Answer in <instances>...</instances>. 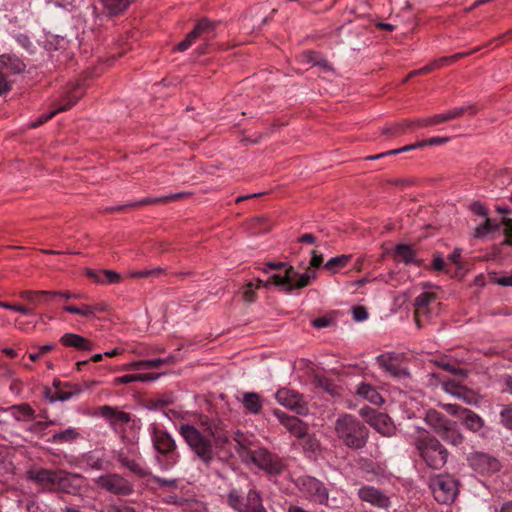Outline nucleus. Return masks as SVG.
Returning <instances> with one entry per match:
<instances>
[{
    "label": "nucleus",
    "instance_id": "nucleus-39",
    "mask_svg": "<svg viewBox=\"0 0 512 512\" xmlns=\"http://www.w3.org/2000/svg\"><path fill=\"white\" fill-rule=\"evenodd\" d=\"M296 275H291V285L289 286L290 292L295 289H301L308 286L311 280L316 278L314 271H306L302 274L295 270Z\"/></svg>",
    "mask_w": 512,
    "mask_h": 512
},
{
    "label": "nucleus",
    "instance_id": "nucleus-32",
    "mask_svg": "<svg viewBox=\"0 0 512 512\" xmlns=\"http://www.w3.org/2000/svg\"><path fill=\"white\" fill-rule=\"evenodd\" d=\"M291 275H296L295 269L292 266H288L284 275L274 274L270 276L266 282L262 281V285L266 288L271 285L283 286L286 292H290L289 286L291 285Z\"/></svg>",
    "mask_w": 512,
    "mask_h": 512
},
{
    "label": "nucleus",
    "instance_id": "nucleus-59",
    "mask_svg": "<svg viewBox=\"0 0 512 512\" xmlns=\"http://www.w3.org/2000/svg\"><path fill=\"white\" fill-rule=\"evenodd\" d=\"M86 275L88 278L94 280L98 284H104V277L101 274V271H96L93 269H87Z\"/></svg>",
    "mask_w": 512,
    "mask_h": 512
},
{
    "label": "nucleus",
    "instance_id": "nucleus-18",
    "mask_svg": "<svg viewBox=\"0 0 512 512\" xmlns=\"http://www.w3.org/2000/svg\"><path fill=\"white\" fill-rule=\"evenodd\" d=\"M192 195L191 192H179V193H173L162 197H146L139 201H134L127 203L125 205L110 207L107 209L108 212H119L124 211L126 209H137L142 206L147 205H156V204H165L172 201H178L183 198L190 197Z\"/></svg>",
    "mask_w": 512,
    "mask_h": 512
},
{
    "label": "nucleus",
    "instance_id": "nucleus-15",
    "mask_svg": "<svg viewBox=\"0 0 512 512\" xmlns=\"http://www.w3.org/2000/svg\"><path fill=\"white\" fill-rule=\"evenodd\" d=\"M509 39H512V29L511 30H508L507 32L499 35L498 37L492 39L491 41H489L486 45H483V46H478V47H475L474 49L470 50V51H466V52H459V53H455L453 55H450V56H443V57H440L438 59H435L432 62L433 64V67H434V70H438L440 68H443V67H447V66H450L452 64H454L456 61L462 59V58H465L467 56H470L478 51H480L482 48L484 47H489L491 46L493 43H496V46L506 42L507 40Z\"/></svg>",
    "mask_w": 512,
    "mask_h": 512
},
{
    "label": "nucleus",
    "instance_id": "nucleus-7",
    "mask_svg": "<svg viewBox=\"0 0 512 512\" xmlns=\"http://www.w3.org/2000/svg\"><path fill=\"white\" fill-rule=\"evenodd\" d=\"M429 486L434 499L440 504L453 503L459 492L458 481L450 475H438L432 478Z\"/></svg>",
    "mask_w": 512,
    "mask_h": 512
},
{
    "label": "nucleus",
    "instance_id": "nucleus-14",
    "mask_svg": "<svg viewBox=\"0 0 512 512\" xmlns=\"http://www.w3.org/2000/svg\"><path fill=\"white\" fill-rule=\"evenodd\" d=\"M441 406L450 415L458 417L464 427L474 433L479 432L484 427V420L470 409L458 404H442Z\"/></svg>",
    "mask_w": 512,
    "mask_h": 512
},
{
    "label": "nucleus",
    "instance_id": "nucleus-60",
    "mask_svg": "<svg viewBox=\"0 0 512 512\" xmlns=\"http://www.w3.org/2000/svg\"><path fill=\"white\" fill-rule=\"evenodd\" d=\"M86 275L88 278L94 280L98 284H104V277L101 274V271H96L93 269H87Z\"/></svg>",
    "mask_w": 512,
    "mask_h": 512
},
{
    "label": "nucleus",
    "instance_id": "nucleus-50",
    "mask_svg": "<svg viewBox=\"0 0 512 512\" xmlns=\"http://www.w3.org/2000/svg\"><path fill=\"white\" fill-rule=\"evenodd\" d=\"M260 286H262V280H260V279L257 280L256 286H254V284L251 282L248 283L243 290V294H242L243 300L248 303L254 302L256 299V293L254 291V288H259Z\"/></svg>",
    "mask_w": 512,
    "mask_h": 512
},
{
    "label": "nucleus",
    "instance_id": "nucleus-43",
    "mask_svg": "<svg viewBox=\"0 0 512 512\" xmlns=\"http://www.w3.org/2000/svg\"><path fill=\"white\" fill-rule=\"evenodd\" d=\"M51 294V291H33V290H24L20 292V297L29 303L36 305L39 301L48 297Z\"/></svg>",
    "mask_w": 512,
    "mask_h": 512
},
{
    "label": "nucleus",
    "instance_id": "nucleus-26",
    "mask_svg": "<svg viewBox=\"0 0 512 512\" xmlns=\"http://www.w3.org/2000/svg\"><path fill=\"white\" fill-rule=\"evenodd\" d=\"M59 470L33 469L28 471V478L39 485L54 489Z\"/></svg>",
    "mask_w": 512,
    "mask_h": 512
},
{
    "label": "nucleus",
    "instance_id": "nucleus-42",
    "mask_svg": "<svg viewBox=\"0 0 512 512\" xmlns=\"http://www.w3.org/2000/svg\"><path fill=\"white\" fill-rule=\"evenodd\" d=\"M108 310V305L105 302H98L91 305H82L79 307L78 315L86 318L95 317L98 313H104Z\"/></svg>",
    "mask_w": 512,
    "mask_h": 512
},
{
    "label": "nucleus",
    "instance_id": "nucleus-64",
    "mask_svg": "<svg viewBox=\"0 0 512 512\" xmlns=\"http://www.w3.org/2000/svg\"><path fill=\"white\" fill-rule=\"evenodd\" d=\"M330 323H331L330 319H328L326 317H319L312 321V325L315 328H325V327H328L330 325Z\"/></svg>",
    "mask_w": 512,
    "mask_h": 512
},
{
    "label": "nucleus",
    "instance_id": "nucleus-2",
    "mask_svg": "<svg viewBox=\"0 0 512 512\" xmlns=\"http://www.w3.org/2000/svg\"><path fill=\"white\" fill-rule=\"evenodd\" d=\"M335 433L345 446L353 450L364 448L369 436L366 426L350 414H342L337 418Z\"/></svg>",
    "mask_w": 512,
    "mask_h": 512
},
{
    "label": "nucleus",
    "instance_id": "nucleus-12",
    "mask_svg": "<svg viewBox=\"0 0 512 512\" xmlns=\"http://www.w3.org/2000/svg\"><path fill=\"white\" fill-rule=\"evenodd\" d=\"M53 387L55 392L53 393L50 388H45L44 396L49 402L54 403L56 401H67L74 396L79 395L84 388H87V384H74L70 382H62L59 379L53 380Z\"/></svg>",
    "mask_w": 512,
    "mask_h": 512
},
{
    "label": "nucleus",
    "instance_id": "nucleus-38",
    "mask_svg": "<svg viewBox=\"0 0 512 512\" xmlns=\"http://www.w3.org/2000/svg\"><path fill=\"white\" fill-rule=\"evenodd\" d=\"M80 433L77 429L69 427L63 431L54 433L51 438L48 439V442L63 444V443H71L78 439Z\"/></svg>",
    "mask_w": 512,
    "mask_h": 512
},
{
    "label": "nucleus",
    "instance_id": "nucleus-37",
    "mask_svg": "<svg viewBox=\"0 0 512 512\" xmlns=\"http://www.w3.org/2000/svg\"><path fill=\"white\" fill-rule=\"evenodd\" d=\"M351 258L352 255L350 254H342L333 257L324 264V269L327 270L330 274H336L348 265Z\"/></svg>",
    "mask_w": 512,
    "mask_h": 512
},
{
    "label": "nucleus",
    "instance_id": "nucleus-24",
    "mask_svg": "<svg viewBox=\"0 0 512 512\" xmlns=\"http://www.w3.org/2000/svg\"><path fill=\"white\" fill-rule=\"evenodd\" d=\"M449 140H450L449 137H432L430 139L418 141L414 144L406 145V146L398 148V149L389 150L387 152H383V153H380L377 155L368 156V157H366V160H376V159H380V158H383L388 155H396V154L410 151V150H413L416 148H422L427 145H430V146L441 145V144L447 143Z\"/></svg>",
    "mask_w": 512,
    "mask_h": 512
},
{
    "label": "nucleus",
    "instance_id": "nucleus-61",
    "mask_svg": "<svg viewBox=\"0 0 512 512\" xmlns=\"http://www.w3.org/2000/svg\"><path fill=\"white\" fill-rule=\"evenodd\" d=\"M139 369H145L144 360L139 361H133L130 363H127L122 366L121 370L128 371V370H139Z\"/></svg>",
    "mask_w": 512,
    "mask_h": 512
},
{
    "label": "nucleus",
    "instance_id": "nucleus-25",
    "mask_svg": "<svg viewBox=\"0 0 512 512\" xmlns=\"http://www.w3.org/2000/svg\"><path fill=\"white\" fill-rule=\"evenodd\" d=\"M436 300L433 292H422L415 298L414 320L418 328L422 327L421 317L429 313V305Z\"/></svg>",
    "mask_w": 512,
    "mask_h": 512
},
{
    "label": "nucleus",
    "instance_id": "nucleus-58",
    "mask_svg": "<svg viewBox=\"0 0 512 512\" xmlns=\"http://www.w3.org/2000/svg\"><path fill=\"white\" fill-rule=\"evenodd\" d=\"M234 440L237 442L241 449H247L249 441L243 432L237 431L234 436Z\"/></svg>",
    "mask_w": 512,
    "mask_h": 512
},
{
    "label": "nucleus",
    "instance_id": "nucleus-55",
    "mask_svg": "<svg viewBox=\"0 0 512 512\" xmlns=\"http://www.w3.org/2000/svg\"><path fill=\"white\" fill-rule=\"evenodd\" d=\"M502 224L505 227L504 233L506 235L505 243L508 245H512V219L511 218H503Z\"/></svg>",
    "mask_w": 512,
    "mask_h": 512
},
{
    "label": "nucleus",
    "instance_id": "nucleus-4",
    "mask_svg": "<svg viewBox=\"0 0 512 512\" xmlns=\"http://www.w3.org/2000/svg\"><path fill=\"white\" fill-rule=\"evenodd\" d=\"M151 439L154 449L161 455L166 457L163 469L173 467L179 460L177 453V445L171 434L157 424L150 427Z\"/></svg>",
    "mask_w": 512,
    "mask_h": 512
},
{
    "label": "nucleus",
    "instance_id": "nucleus-40",
    "mask_svg": "<svg viewBox=\"0 0 512 512\" xmlns=\"http://www.w3.org/2000/svg\"><path fill=\"white\" fill-rule=\"evenodd\" d=\"M109 15H118L124 12L132 0H99Z\"/></svg>",
    "mask_w": 512,
    "mask_h": 512
},
{
    "label": "nucleus",
    "instance_id": "nucleus-46",
    "mask_svg": "<svg viewBox=\"0 0 512 512\" xmlns=\"http://www.w3.org/2000/svg\"><path fill=\"white\" fill-rule=\"evenodd\" d=\"M406 123H410L409 119H404L398 123H395L391 126L385 127L382 130L383 134L397 136L404 133L406 130H411V126H407Z\"/></svg>",
    "mask_w": 512,
    "mask_h": 512
},
{
    "label": "nucleus",
    "instance_id": "nucleus-45",
    "mask_svg": "<svg viewBox=\"0 0 512 512\" xmlns=\"http://www.w3.org/2000/svg\"><path fill=\"white\" fill-rule=\"evenodd\" d=\"M56 347L55 344H45V345H31V348L35 350L34 352L29 353V359L32 362L38 361L40 358H42L44 355L48 354L52 350H54Z\"/></svg>",
    "mask_w": 512,
    "mask_h": 512
},
{
    "label": "nucleus",
    "instance_id": "nucleus-17",
    "mask_svg": "<svg viewBox=\"0 0 512 512\" xmlns=\"http://www.w3.org/2000/svg\"><path fill=\"white\" fill-rule=\"evenodd\" d=\"M467 461L475 472L482 475L496 473L501 469L500 461L484 452L470 453Z\"/></svg>",
    "mask_w": 512,
    "mask_h": 512
},
{
    "label": "nucleus",
    "instance_id": "nucleus-30",
    "mask_svg": "<svg viewBox=\"0 0 512 512\" xmlns=\"http://www.w3.org/2000/svg\"><path fill=\"white\" fill-rule=\"evenodd\" d=\"M424 420L438 435L451 423V420L435 409L428 410Z\"/></svg>",
    "mask_w": 512,
    "mask_h": 512
},
{
    "label": "nucleus",
    "instance_id": "nucleus-57",
    "mask_svg": "<svg viewBox=\"0 0 512 512\" xmlns=\"http://www.w3.org/2000/svg\"><path fill=\"white\" fill-rule=\"evenodd\" d=\"M132 382H136V374H127L123 376L116 377L114 379V385H121V384H129Z\"/></svg>",
    "mask_w": 512,
    "mask_h": 512
},
{
    "label": "nucleus",
    "instance_id": "nucleus-19",
    "mask_svg": "<svg viewBox=\"0 0 512 512\" xmlns=\"http://www.w3.org/2000/svg\"><path fill=\"white\" fill-rule=\"evenodd\" d=\"M378 365L391 376L396 378L409 375L408 368L403 364V357L395 353H384L376 357Z\"/></svg>",
    "mask_w": 512,
    "mask_h": 512
},
{
    "label": "nucleus",
    "instance_id": "nucleus-49",
    "mask_svg": "<svg viewBox=\"0 0 512 512\" xmlns=\"http://www.w3.org/2000/svg\"><path fill=\"white\" fill-rule=\"evenodd\" d=\"M176 362V358L173 355H169L165 358L147 359L144 360L145 369L147 368H159L162 365H171Z\"/></svg>",
    "mask_w": 512,
    "mask_h": 512
},
{
    "label": "nucleus",
    "instance_id": "nucleus-20",
    "mask_svg": "<svg viewBox=\"0 0 512 512\" xmlns=\"http://www.w3.org/2000/svg\"><path fill=\"white\" fill-rule=\"evenodd\" d=\"M362 412L366 417L367 423L383 436L389 437L395 433L396 427L387 414L374 409H368L367 412L362 409Z\"/></svg>",
    "mask_w": 512,
    "mask_h": 512
},
{
    "label": "nucleus",
    "instance_id": "nucleus-6",
    "mask_svg": "<svg viewBox=\"0 0 512 512\" xmlns=\"http://www.w3.org/2000/svg\"><path fill=\"white\" fill-rule=\"evenodd\" d=\"M120 467L127 469L138 478L145 479L150 470L144 465L142 455L137 446L131 445L120 449L116 454Z\"/></svg>",
    "mask_w": 512,
    "mask_h": 512
},
{
    "label": "nucleus",
    "instance_id": "nucleus-1",
    "mask_svg": "<svg viewBox=\"0 0 512 512\" xmlns=\"http://www.w3.org/2000/svg\"><path fill=\"white\" fill-rule=\"evenodd\" d=\"M199 425L203 428V433L187 423L181 424L178 431L197 459L208 467L216 458L215 449L223 448L228 443L229 436L219 419L201 416Z\"/></svg>",
    "mask_w": 512,
    "mask_h": 512
},
{
    "label": "nucleus",
    "instance_id": "nucleus-52",
    "mask_svg": "<svg viewBox=\"0 0 512 512\" xmlns=\"http://www.w3.org/2000/svg\"><path fill=\"white\" fill-rule=\"evenodd\" d=\"M407 126H411V130L416 128H423L429 126H435L433 116L426 118H419L415 120H410V123H406Z\"/></svg>",
    "mask_w": 512,
    "mask_h": 512
},
{
    "label": "nucleus",
    "instance_id": "nucleus-8",
    "mask_svg": "<svg viewBox=\"0 0 512 512\" xmlns=\"http://www.w3.org/2000/svg\"><path fill=\"white\" fill-rule=\"evenodd\" d=\"M227 503L237 512H267L260 493L254 489L249 490L246 498L237 489H231L227 494Z\"/></svg>",
    "mask_w": 512,
    "mask_h": 512
},
{
    "label": "nucleus",
    "instance_id": "nucleus-22",
    "mask_svg": "<svg viewBox=\"0 0 512 512\" xmlns=\"http://www.w3.org/2000/svg\"><path fill=\"white\" fill-rule=\"evenodd\" d=\"M273 414L293 436L303 438L307 434V425L299 418L288 415L280 409H274Z\"/></svg>",
    "mask_w": 512,
    "mask_h": 512
},
{
    "label": "nucleus",
    "instance_id": "nucleus-53",
    "mask_svg": "<svg viewBox=\"0 0 512 512\" xmlns=\"http://www.w3.org/2000/svg\"><path fill=\"white\" fill-rule=\"evenodd\" d=\"M101 274L104 277V284H117L121 281V275L116 271L104 269Z\"/></svg>",
    "mask_w": 512,
    "mask_h": 512
},
{
    "label": "nucleus",
    "instance_id": "nucleus-35",
    "mask_svg": "<svg viewBox=\"0 0 512 512\" xmlns=\"http://www.w3.org/2000/svg\"><path fill=\"white\" fill-rule=\"evenodd\" d=\"M394 256L396 260H400L406 265L416 263V251L409 244L396 245L394 249Z\"/></svg>",
    "mask_w": 512,
    "mask_h": 512
},
{
    "label": "nucleus",
    "instance_id": "nucleus-31",
    "mask_svg": "<svg viewBox=\"0 0 512 512\" xmlns=\"http://www.w3.org/2000/svg\"><path fill=\"white\" fill-rule=\"evenodd\" d=\"M101 415L110 421L111 424H126L131 420V416L129 413L117 410L108 405H104L100 408Z\"/></svg>",
    "mask_w": 512,
    "mask_h": 512
},
{
    "label": "nucleus",
    "instance_id": "nucleus-51",
    "mask_svg": "<svg viewBox=\"0 0 512 512\" xmlns=\"http://www.w3.org/2000/svg\"><path fill=\"white\" fill-rule=\"evenodd\" d=\"M501 423L512 430V404L506 405L500 412Z\"/></svg>",
    "mask_w": 512,
    "mask_h": 512
},
{
    "label": "nucleus",
    "instance_id": "nucleus-9",
    "mask_svg": "<svg viewBox=\"0 0 512 512\" xmlns=\"http://www.w3.org/2000/svg\"><path fill=\"white\" fill-rule=\"evenodd\" d=\"M25 64L17 57L10 55L0 56V96L12 90V76L22 73Z\"/></svg>",
    "mask_w": 512,
    "mask_h": 512
},
{
    "label": "nucleus",
    "instance_id": "nucleus-33",
    "mask_svg": "<svg viewBox=\"0 0 512 512\" xmlns=\"http://www.w3.org/2000/svg\"><path fill=\"white\" fill-rule=\"evenodd\" d=\"M439 436L449 444L458 446L463 443L464 436L459 430L455 422L451 421L450 425L439 434Z\"/></svg>",
    "mask_w": 512,
    "mask_h": 512
},
{
    "label": "nucleus",
    "instance_id": "nucleus-62",
    "mask_svg": "<svg viewBox=\"0 0 512 512\" xmlns=\"http://www.w3.org/2000/svg\"><path fill=\"white\" fill-rule=\"evenodd\" d=\"M457 398L462 399L467 404H475L477 402V396L465 387V393Z\"/></svg>",
    "mask_w": 512,
    "mask_h": 512
},
{
    "label": "nucleus",
    "instance_id": "nucleus-44",
    "mask_svg": "<svg viewBox=\"0 0 512 512\" xmlns=\"http://www.w3.org/2000/svg\"><path fill=\"white\" fill-rule=\"evenodd\" d=\"M145 479H146L147 483H149V482L155 483L157 485V487H159V488H176L177 484H178V480L175 478H173V479L161 478L156 475H153L151 471H150V475H147Z\"/></svg>",
    "mask_w": 512,
    "mask_h": 512
},
{
    "label": "nucleus",
    "instance_id": "nucleus-23",
    "mask_svg": "<svg viewBox=\"0 0 512 512\" xmlns=\"http://www.w3.org/2000/svg\"><path fill=\"white\" fill-rule=\"evenodd\" d=\"M357 494L362 501L367 502L372 506L387 508L390 505L389 497L373 486H362L358 490Z\"/></svg>",
    "mask_w": 512,
    "mask_h": 512
},
{
    "label": "nucleus",
    "instance_id": "nucleus-41",
    "mask_svg": "<svg viewBox=\"0 0 512 512\" xmlns=\"http://www.w3.org/2000/svg\"><path fill=\"white\" fill-rule=\"evenodd\" d=\"M10 409L17 421L33 420L35 417V410L27 403L13 405Z\"/></svg>",
    "mask_w": 512,
    "mask_h": 512
},
{
    "label": "nucleus",
    "instance_id": "nucleus-5",
    "mask_svg": "<svg viewBox=\"0 0 512 512\" xmlns=\"http://www.w3.org/2000/svg\"><path fill=\"white\" fill-rule=\"evenodd\" d=\"M296 486L300 493L310 502L327 505L329 500V490L319 479L304 475L298 477Z\"/></svg>",
    "mask_w": 512,
    "mask_h": 512
},
{
    "label": "nucleus",
    "instance_id": "nucleus-27",
    "mask_svg": "<svg viewBox=\"0 0 512 512\" xmlns=\"http://www.w3.org/2000/svg\"><path fill=\"white\" fill-rule=\"evenodd\" d=\"M59 341L63 346L72 347L79 351H91L94 348L91 340L75 333H65Z\"/></svg>",
    "mask_w": 512,
    "mask_h": 512
},
{
    "label": "nucleus",
    "instance_id": "nucleus-54",
    "mask_svg": "<svg viewBox=\"0 0 512 512\" xmlns=\"http://www.w3.org/2000/svg\"><path fill=\"white\" fill-rule=\"evenodd\" d=\"M353 319L357 322L364 321L368 318L367 309L364 306H355L352 308Z\"/></svg>",
    "mask_w": 512,
    "mask_h": 512
},
{
    "label": "nucleus",
    "instance_id": "nucleus-13",
    "mask_svg": "<svg viewBox=\"0 0 512 512\" xmlns=\"http://www.w3.org/2000/svg\"><path fill=\"white\" fill-rule=\"evenodd\" d=\"M250 458L257 467L270 474L278 475L285 469L282 460L264 448L251 451Z\"/></svg>",
    "mask_w": 512,
    "mask_h": 512
},
{
    "label": "nucleus",
    "instance_id": "nucleus-21",
    "mask_svg": "<svg viewBox=\"0 0 512 512\" xmlns=\"http://www.w3.org/2000/svg\"><path fill=\"white\" fill-rule=\"evenodd\" d=\"M275 397L279 404L295 411L298 414H303L307 410L306 403L302 396L294 390L288 388L279 389L276 392Z\"/></svg>",
    "mask_w": 512,
    "mask_h": 512
},
{
    "label": "nucleus",
    "instance_id": "nucleus-48",
    "mask_svg": "<svg viewBox=\"0 0 512 512\" xmlns=\"http://www.w3.org/2000/svg\"><path fill=\"white\" fill-rule=\"evenodd\" d=\"M442 388L445 392L458 397L462 396L465 393V387L461 386L454 380H447L442 383Z\"/></svg>",
    "mask_w": 512,
    "mask_h": 512
},
{
    "label": "nucleus",
    "instance_id": "nucleus-56",
    "mask_svg": "<svg viewBox=\"0 0 512 512\" xmlns=\"http://www.w3.org/2000/svg\"><path fill=\"white\" fill-rule=\"evenodd\" d=\"M471 211L476 214V215H480V216H483L485 218H488V211L486 209V207L480 203V202H474L471 204V207H470Z\"/></svg>",
    "mask_w": 512,
    "mask_h": 512
},
{
    "label": "nucleus",
    "instance_id": "nucleus-16",
    "mask_svg": "<svg viewBox=\"0 0 512 512\" xmlns=\"http://www.w3.org/2000/svg\"><path fill=\"white\" fill-rule=\"evenodd\" d=\"M215 23L211 22L207 18H203L194 27V29L187 34L186 38L181 41L177 46L176 50L184 52L189 49L197 39L203 38L209 40L214 37Z\"/></svg>",
    "mask_w": 512,
    "mask_h": 512
},
{
    "label": "nucleus",
    "instance_id": "nucleus-10",
    "mask_svg": "<svg viewBox=\"0 0 512 512\" xmlns=\"http://www.w3.org/2000/svg\"><path fill=\"white\" fill-rule=\"evenodd\" d=\"M95 483L98 487L116 496H129L134 493V485L118 473L99 476Z\"/></svg>",
    "mask_w": 512,
    "mask_h": 512
},
{
    "label": "nucleus",
    "instance_id": "nucleus-3",
    "mask_svg": "<svg viewBox=\"0 0 512 512\" xmlns=\"http://www.w3.org/2000/svg\"><path fill=\"white\" fill-rule=\"evenodd\" d=\"M414 445L426 465L432 469H441L448 460V451L441 442L427 431L415 438Z\"/></svg>",
    "mask_w": 512,
    "mask_h": 512
},
{
    "label": "nucleus",
    "instance_id": "nucleus-34",
    "mask_svg": "<svg viewBox=\"0 0 512 512\" xmlns=\"http://www.w3.org/2000/svg\"><path fill=\"white\" fill-rule=\"evenodd\" d=\"M242 404L247 412L257 415L262 411L263 403L260 396L255 392H245Z\"/></svg>",
    "mask_w": 512,
    "mask_h": 512
},
{
    "label": "nucleus",
    "instance_id": "nucleus-29",
    "mask_svg": "<svg viewBox=\"0 0 512 512\" xmlns=\"http://www.w3.org/2000/svg\"><path fill=\"white\" fill-rule=\"evenodd\" d=\"M465 113H469L470 115H475L477 113V109L474 105L463 106L453 108L445 113L436 114L433 116V120L435 125H439L454 119L460 118Z\"/></svg>",
    "mask_w": 512,
    "mask_h": 512
},
{
    "label": "nucleus",
    "instance_id": "nucleus-63",
    "mask_svg": "<svg viewBox=\"0 0 512 512\" xmlns=\"http://www.w3.org/2000/svg\"><path fill=\"white\" fill-rule=\"evenodd\" d=\"M323 263V255L318 254L316 250L312 251V257L310 260V266L314 268H318Z\"/></svg>",
    "mask_w": 512,
    "mask_h": 512
},
{
    "label": "nucleus",
    "instance_id": "nucleus-28",
    "mask_svg": "<svg viewBox=\"0 0 512 512\" xmlns=\"http://www.w3.org/2000/svg\"><path fill=\"white\" fill-rule=\"evenodd\" d=\"M58 474L59 475L56 478L54 489L69 494L73 493L78 487L76 482L80 480V476L63 470H59Z\"/></svg>",
    "mask_w": 512,
    "mask_h": 512
},
{
    "label": "nucleus",
    "instance_id": "nucleus-36",
    "mask_svg": "<svg viewBox=\"0 0 512 512\" xmlns=\"http://www.w3.org/2000/svg\"><path fill=\"white\" fill-rule=\"evenodd\" d=\"M357 394L372 404L380 405L384 402L380 393L370 384L362 383L357 389Z\"/></svg>",
    "mask_w": 512,
    "mask_h": 512
},
{
    "label": "nucleus",
    "instance_id": "nucleus-47",
    "mask_svg": "<svg viewBox=\"0 0 512 512\" xmlns=\"http://www.w3.org/2000/svg\"><path fill=\"white\" fill-rule=\"evenodd\" d=\"M498 228H499L498 224H492L491 220L489 218H486L484 224L479 225L474 229V237L475 238L485 237L490 232L498 230Z\"/></svg>",
    "mask_w": 512,
    "mask_h": 512
},
{
    "label": "nucleus",
    "instance_id": "nucleus-11",
    "mask_svg": "<svg viewBox=\"0 0 512 512\" xmlns=\"http://www.w3.org/2000/svg\"><path fill=\"white\" fill-rule=\"evenodd\" d=\"M83 95L84 87L81 83L71 85V87L66 91L59 106L53 109L50 113L41 115L38 120L31 124V127L36 128L50 120L57 113L70 109Z\"/></svg>",
    "mask_w": 512,
    "mask_h": 512
}]
</instances>
